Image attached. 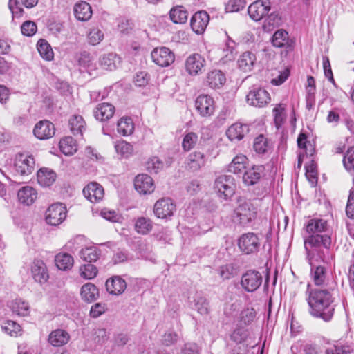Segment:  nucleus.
Returning a JSON list of instances; mask_svg holds the SVG:
<instances>
[{
  "instance_id": "4be33fe9",
  "label": "nucleus",
  "mask_w": 354,
  "mask_h": 354,
  "mask_svg": "<svg viewBox=\"0 0 354 354\" xmlns=\"http://www.w3.org/2000/svg\"><path fill=\"white\" fill-rule=\"evenodd\" d=\"M115 113V107L110 103L99 104L94 109L93 114L97 120L106 121L113 117Z\"/></svg>"
},
{
  "instance_id": "79ce46f5",
  "label": "nucleus",
  "mask_w": 354,
  "mask_h": 354,
  "mask_svg": "<svg viewBox=\"0 0 354 354\" xmlns=\"http://www.w3.org/2000/svg\"><path fill=\"white\" fill-rule=\"evenodd\" d=\"M69 127L73 135H82L85 122L81 115H74L69 120Z\"/></svg>"
},
{
  "instance_id": "4468645a",
  "label": "nucleus",
  "mask_w": 354,
  "mask_h": 354,
  "mask_svg": "<svg viewBox=\"0 0 354 354\" xmlns=\"http://www.w3.org/2000/svg\"><path fill=\"white\" fill-rule=\"evenodd\" d=\"M205 59L198 53L190 55L185 61V69L191 75H197L201 73L205 66Z\"/></svg>"
},
{
  "instance_id": "72a5a7b5",
  "label": "nucleus",
  "mask_w": 354,
  "mask_h": 354,
  "mask_svg": "<svg viewBox=\"0 0 354 354\" xmlns=\"http://www.w3.org/2000/svg\"><path fill=\"white\" fill-rule=\"evenodd\" d=\"M101 256V250L96 246L82 248L80 251V257L84 261L95 262Z\"/></svg>"
},
{
  "instance_id": "680f3d73",
  "label": "nucleus",
  "mask_w": 354,
  "mask_h": 354,
  "mask_svg": "<svg viewBox=\"0 0 354 354\" xmlns=\"http://www.w3.org/2000/svg\"><path fill=\"white\" fill-rule=\"evenodd\" d=\"M343 163L346 170H354V147H351L347 150L343 159Z\"/></svg>"
},
{
  "instance_id": "b1692460",
  "label": "nucleus",
  "mask_w": 354,
  "mask_h": 354,
  "mask_svg": "<svg viewBox=\"0 0 354 354\" xmlns=\"http://www.w3.org/2000/svg\"><path fill=\"white\" fill-rule=\"evenodd\" d=\"M310 275L312 280L315 286H332L329 283V279L326 276V270L324 267L319 266L311 268Z\"/></svg>"
},
{
  "instance_id": "ea45409f",
  "label": "nucleus",
  "mask_w": 354,
  "mask_h": 354,
  "mask_svg": "<svg viewBox=\"0 0 354 354\" xmlns=\"http://www.w3.org/2000/svg\"><path fill=\"white\" fill-rule=\"evenodd\" d=\"M153 228L152 221L146 217H139L135 223V230L138 234L146 235L149 234Z\"/></svg>"
},
{
  "instance_id": "2eb2a0df",
  "label": "nucleus",
  "mask_w": 354,
  "mask_h": 354,
  "mask_svg": "<svg viewBox=\"0 0 354 354\" xmlns=\"http://www.w3.org/2000/svg\"><path fill=\"white\" fill-rule=\"evenodd\" d=\"M83 194L91 203H99L104 198V188L99 183L91 182L83 189Z\"/></svg>"
},
{
  "instance_id": "aec40b11",
  "label": "nucleus",
  "mask_w": 354,
  "mask_h": 354,
  "mask_svg": "<svg viewBox=\"0 0 354 354\" xmlns=\"http://www.w3.org/2000/svg\"><path fill=\"white\" fill-rule=\"evenodd\" d=\"M206 162V156L201 151H196L188 156L186 165L192 171H198L205 165Z\"/></svg>"
},
{
  "instance_id": "052dcab7",
  "label": "nucleus",
  "mask_w": 354,
  "mask_h": 354,
  "mask_svg": "<svg viewBox=\"0 0 354 354\" xmlns=\"http://www.w3.org/2000/svg\"><path fill=\"white\" fill-rule=\"evenodd\" d=\"M218 272L223 279H230L236 274V269L232 264H226L220 267Z\"/></svg>"
},
{
  "instance_id": "09e8293b",
  "label": "nucleus",
  "mask_w": 354,
  "mask_h": 354,
  "mask_svg": "<svg viewBox=\"0 0 354 354\" xmlns=\"http://www.w3.org/2000/svg\"><path fill=\"white\" fill-rule=\"evenodd\" d=\"M37 50L40 55L46 60H51L53 58V52L50 46L43 39L37 43Z\"/></svg>"
},
{
  "instance_id": "6e6552de",
  "label": "nucleus",
  "mask_w": 354,
  "mask_h": 354,
  "mask_svg": "<svg viewBox=\"0 0 354 354\" xmlns=\"http://www.w3.org/2000/svg\"><path fill=\"white\" fill-rule=\"evenodd\" d=\"M270 8V0H257L249 6L248 12L252 20L258 21L267 15Z\"/></svg>"
},
{
  "instance_id": "7ed1b4c3",
  "label": "nucleus",
  "mask_w": 354,
  "mask_h": 354,
  "mask_svg": "<svg viewBox=\"0 0 354 354\" xmlns=\"http://www.w3.org/2000/svg\"><path fill=\"white\" fill-rule=\"evenodd\" d=\"M238 207L234 211L233 218L242 225L248 224L256 217V212L253 205L248 201H239Z\"/></svg>"
},
{
  "instance_id": "c85d7f7f",
  "label": "nucleus",
  "mask_w": 354,
  "mask_h": 354,
  "mask_svg": "<svg viewBox=\"0 0 354 354\" xmlns=\"http://www.w3.org/2000/svg\"><path fill=\"white\" fill-rule=\"evenodd\" d=\"M225 81V76L220 70H214L208 73L206 78L208 86L214 89L221 88Z\"/></svg>"
},
{
  "instance_id": "49530a36",
  "label": "nucleus",
  "mask_w": 354,
  "mask_h": 354,
  "mask_svg": "<svg viewBox=\"0 0 354 354\" xmlns=\"http://www.w3.org/2000/svg\"><path fill=\"white\" fill-rule=\"evenodd\" d=\"M235 47V42L230 39H227L222 50L223 59H224V62H228L234 59L236 54Z\"/></svg>"
},
{
  "instance_id": "a878e982",
  "label": "nucleus",
  "mask_w": 354,
  "mask_h": 354,
  "mask_svg": "<svg viewBox=\"0 0 354 354\" xmlns=\"http://www.w3.org/2000/svg\"><path fill=\"white\" fill-rule=\"evenodd\" d=\"M248 131V127L246 124L236 122L227 129L226 136L231 141H239L243 138Z\"/></svg>"
},
{
  "instance_id": "a211bd4d",
  "label": "nucleus",
  "mask_w": 354,
  "mask_h": 354,
  "mask_svg": "<svg viewBox=\"0 0 354 354\" xmlns=\"http://www.w3.org/2000/svg\"><path fill=\"white\" fill-rule=\"evenodd\" d=\"M32 278L36 282L44 283L48 279V272L44 262L41 260H35L30 267Z\"/></svg>"
},
{
  "instance_id": "e2e57ef3",
  "label": "nucleus",
  "mask_w": 354,
  "mask_h": 354,
  "mask_svg": "<svg viewBox=\"0 0 354 354\" xmlns=\"http://www.w3.org/2000/svg\"><path fill=\"white\" fill-rule=\"evenodd\" d=\"M21 33L26 36H32L37 31L36 24L30 21H26L21 26Z\"/></svg>"
},
{
  "instance_id": "69168bd1",
  "label": "nucleus",
  "mask_w": 354,
  "mask_h": 354,
  "mask_svg": "<svg viewBox=\"0 0 354 354\" xmlns=\"http://www.w3.org/2000/svg\"><path fill=\"white\" fill-rule=\"evenodd\" d=\"M147 167L150 171L158 173L163 167V162L157 157H153L147 162Z\"/></svg>"
},
{
  "instance_id": "393cba45",
  "label": "nucleus",
  "mask_w": 354,
  "mask_h": 354,
  "mask_svg": "<svg viewBox=\"0 0 354 354\" xmlns=\"http://www.w3.org/2000/svg\"><path fill=\"white\" fill-rule=\"evenodd\" d=\"M106 288L110 294L118 295L125 290L127 283L120 277L115 276L106 281Z\"/></svg>"
},
{
  "instance_id": "4c0bfd02",
  "label": "nucleus",
  "mask_w": 354,
  "mask_h": 354,
  "mask_svg": "<svg viewBox=\"0 0 354 354\" xmlns=\"http://www.w3.org/2000/svg\"><path fill=\"white\" fill-rule=\"evenodd\" d=\"M100 66L103 69L113 71L120 64V57L114 53L104 55L100 60Z\"/></svg>"
},
{
  "instance_id": "39448f33",
  "label": "nucleus",
  "mask_w": 354,
  "mask_h": 354,
  "mask_svg": "<svg viewBox=\"0 0 354 354\" xmlns=\"http://www.w3.org/2000/svg\"><path fill=\"white\" fill-rule=\"evenodd\" d=\"M66 217V208L59 203L52 204L46 211V222L50 225L57 226L61 224Z\"/></svg>"
},
{
  "instance_id": "bf43d9fd",
  "label": "nucleus",
  "mask_w": 354,
  "mask_h": 354,
  "mask_svg": "<svg viewBox=\"0 0 354 354\" xmlns=\"http://www.w3.org/2000/svg\"><path fill=\"white\" fill-rule=\"evenodd\" d=\"M285 107L282 104H278L273 109L274 123L277 129L282 124L285 119Z\"/></svg>"
},
{
  "instance_id": "c03bdc74",
  "label": "nucleus",
  "mask_w": 354,
  "mask_h": 354,
  "mask_svg": "<svg viewBox=\"0 0 354 354\" xmlns=\"http://www.w3.org/2000/svg\"><path fill=\"white\" fill-rule=\"evenodd\" d=\"M10 307L12 312L19 316H27L30 313L29 305L21 299L13 301Z\"/></svg>"
},
{
  "instance_id": "412c9836",
  "label": "nucleus",
  "mask_w": 354,
  "mask_h": 354,
  "mask_svg": "<svg viewBox=\"0 0 354 354\" xmlns=\"http://www.w3.org/2000/svg\"><path fill=\"white\" fill-rule=\"evenodd\" d=\"M264 167L262 165L253 166L247 169L243 176V181L247 185L257 183L263 174Z\"/></svg>"
},
{
  "instance_id": "5701e85b",
  "label": "nucleus",
  "mask_w": 354,
  "mask_h": 354,
  "mask_svg": "<svg viewBox=\"0 0 354 354\" xmlns=\"http://www.w3.org/2000/svg\"><path fill=\"white\" fill-rule=\"evenodd\" d=\"M70 339L68 332L62 329L53 330L48 335V342L53 346L59 347L66 344Z\"/></svg>"
},
{
  "instance_id": "37998d69",
  "label": "nucleus",
  "mask_w": 354,
  "mask_h": 354,
  "mask_svg": "<svg viewBox=\"0 0 354 354\" xmlns=\"http://www.w3.org/2000/svg\"><path fill=\"white\" fill-rule=\"evenodd\" d=\"M98 273L97 267L93 264H84L79 268V274L84 279L90 280L94 279Z\"/></svg>"
},
{
  "instance_id": "f3484780",
  "label": "nucleus",
  "mask_w": 354,
  "mask_h": 354,
  "mask_svg": "<svg viewBox=\"0 0 354 354\" xmlns=\"http://www.w3.org/2000/svg\"><path fill=\"white\" fill-rule=\"evenodd\" d=\"M209 21V17L207 12H197L191 19L192 29L198 35L203 34L205 30Z\"/></svg>"
},
{
  "instance_id": "ddd939ff",
  "label": "nucleus",
  "mask_w": 354,
  "mask_h": 354,
  "mask_svg": "<svg viewBox=\"0 0 354 354\" xmlns=\"http://www.w3.org/2000/svg\"><path fill=\"white\" fill-rule=\"evenodd\" d=\"M153 62L161 67L169 66L174 62V54L166 47L156 48L151 52Z\"/></svg>"
},
{
  "instance_id": "13d9d810",
  "label": "nucleus",
  "mask_w": 354,
  "mask_h": 354,
  "mask_svg": "<svg viewBox=\"0 0 354 354\" xmlns=\"http://www.w3.org/2000/svg\"><path fill=\"white\" fill-rule=\"evenodd\" d=\"M351 351L349 346L336 344L326 348L325 354H351Z\"/></svg>"
},
{
  "instance_id": "8fccbe9b",
  "label": "nucleus",
  "mask_w": 354,
  "mask_h": 354,
  "mask_svg": "<svg viewBox=\"0 0 354 354\" xmlns=\"http://www.w3.org/2000/svg\"><path fill=\"white\" fill-rule=\"evenodd\" d=\"M197 142V134L194 132H189L184 136L182 142V147L185 151H190L194 147Z\"/></svg>"
},
{
  "instance_id": "9b49d317",
  "label": "nucleus",
  "mask_w": 354,
  "mask_h": 354,
  "mask_svg": "<svg viewBox=\"0 0 354 354\" xmlns=\"http://www.w3.org/2000/svg\"><path fill=\"white\" fill-rule=\"evenodd\" d=\"M35 160L32 156L26 154H18L15 158V171L21 175L26 176L31 174L34 170Z\"/></svg>"
},
{
  "instance_id": "423d86ee",
  "label": "nucleus",
  "mask_w": 354,
  "mask_h": 354,
  "mask_svg": "<svg viewBox=\"0 0 354 354\" xmlns=\"http://www.w3.org/2000/svg\"><path fill=\"white\" fill-rule=\"evenodd\" d=\"M153 210L158 218L168 219L174 215L176 205L170 198H162L155 203Z\"/></svg>"
},
{
  "instance_id": "f257e3e1",
  "label": "nucleus",
  "mask_w": 354,
  "mask_h": 354,
  "mask_svg": "<svg viewBox=\"0 0 354 354\" xmlns=\"http://www.w3.org/2000/svg\"><path fill=\"white\" fill-rule=\"evenodd\" d=\"M308 285L307 302L309 306V313L315 317L322 319L325 322H329L333 317L334 308L332 304L334 301L333 292L335 288V283L326 289L309 290Z\"/></svg>"
},
{
  "instance_id": "864d4df0",
  "label": "nucleus",
  "mask_w": 354,
  "mask_h": 354,
  "mask_svg": "<svg viewBox=\"0 0 354 354\" xmlns=\"http://www.w3.org/2000/svg\"><path fill=\"white\" fill-rule=\"evenodd\" d=\"M2 330L11 336H17L21 332V326L14 321L8 320L1 326Z\"/></svg>"
},
{
  "instance_id": "0eeeda50",
  "label": "nucleus",
  "mask_w": 354,
  "mask_h": 354,
  "mask_svg": "<svg viewBox=\"0 0 354 354\" xmlns=\"http://www.w3.org/2000/svg\"><path fill=\"white\" fill-rule=\"evenodd\" d=\"M195 108L201 117H210L215 111V101L209 95H200L195 100Z\"/></svg>"
},
{
  "instance_id": "de8ad7c7",
  "label": "nucleus",
  "mask_w": 354,
  "mask_h": 354,
  "mask_svg": "<svg viewBox=\"0 0 354 354\" xmlns=\"http://www.w3.org/2000/svg\"><path fill=\"white\" fill-rule=\"evenodd\" d=\"M288 34L284 30H278L272 37V43L274 46L281 48L288 42Z\"/></svg>"
},
{
  "instance_id": "774afa93",
  "label": "nucleus",
  "mask_w": 354,
  "mask_h": 354,
  "mask_svg": "<svg viewBox=\"0 0 354 354\" xmlns=\"http://www.w3.org/2000/svg\"><path fill=\"white\" fill-rule=\"evenodd\" d=\"M346 213L348 218L354 219V189H351L348 198Z\"/></svg>"
},
{
  "instance_id": "58836bf2",
  "label": "nucleus",
  "mask_w": 354,
  "mask_h": 354,
  "mask_svg": "<svg viewBox=\"0 0 354 354\" xmlns=\"http://www.w3.org/2000/svg\"><path fill=\"white\" fill-rule=\"evenodd\" d=\"M171 20L175 24H185L188 18V13L183 6H176L169 12Z\"/></svg>"
},
{
  "instance_id": "0e129e2a",
  "label": "nucleus",
  "mask_w": 354,
  "mask_h": 354,
  "mask_svg": "<svg viewBox=\"0 0 354 354\" xmlns=\"http://www.w3.org/2000/svg\"><path fill=\"white\" fill-rule=\"evenodd\" d=\"M281 24V18L277 12H272L266 19L264 26L274 27L279 26Z\"/></svg>"
},
{
  "instance_id": "c9c22d12",
  "label": "nucleus",
  "mask_w": 354,
  "mask_h": 354,
  "mask_svg": "<svg viewBox=\"0 0 354 354\" xmlns=\"http://www.w3.org/2000/svg\"><path fill=\"white\" fill-rule=\"evenodd\" d=\"M59 149L66 156H71L77 151L76 141L71 136L66 137L59 141Z\"/></svg>"
},
{
  "instance_id": "6ab92c4d",
  "label": "nucleus",
  "mask_w": 354,
  "mask_h": 354,
  "mask_svg": "<svg viewBox=\"0 0 354 354\" xmlns=\"http://www.w3.org/2000/svg\"><path fill=\"white\" fill-rule=\"evenodd\" d=\"M135 189L142 194H150L154 190L153 180L147 174H139L134 180Z\"/></svg>"
},
{
  "instance_id": "9d476101",
  "label": "nucleus",
  "mask_w": 354,
  "mask_h": 354,
  "mask_svg": "<svg viewBox=\"0 0 354 354\" xmlns=\"http://www.w3.org/2000/svg\"><path fill=\"white\" fill-rule=\"evenodd\" d=\"M238 245L243 252L249 254L258 250L260 242L255 234L246 233L239 239Z\"/></svg>"
},
{
  "instance_id": "5fc2aeb1",
  "label": "nucleus",
  "mask_w": 354,
  "mask_h": 354,
  "mask_svg": "<svg viewBox=\"0 0 354 354\" xmlns=\"http://www.w3.org/2000/svg\"><path fill=\"white\" fill-rule=\"evenodd\" d=\"M248 337V331L247 329L239 327L234 329L230 335L231 339L236 344L243 343Z\"/></svg>"
},
{
  "instance_id": "4d7b16f0",
  "label": "nucleus",
  "mask_w": 354,
  "mask_h": 354,
  "mask_svg": "<svg viewBox=\"0 0 354 354\" xmlns=\"http://www.w3.org/2000/svg\"><path fill=\"white\" fill-rule=\"evenodd\" d=\"M104 39V34L98 28L90 30L88 34V43L91 45H97Z\"/></svg>"
},
{
  "instance_id": "20e7f679",
  "label": "nucleus",
  "mask_w": 354,
  "mask_h": 354,
  "mask_svg": "<svg viewBox=\"0 0 354 354\" xmlns=\"http://www.w3.org/2000/svg\"><path fill=\"white\" fill-rule=\"evenodd\" d=\"M331 245V238L327 234H310L305 238L304 246L308 254H314L320 247L328 250Z\"/></svg>"
},
{
  "instance_id": "dca6fc26",
  "label": "nucleus",
  "mask_w": 354,
  "mask_h": 354,
  "mask_svg": "<svg viewBox=\"0 0 354 354\" xmlns=\"http://www.w3.org/2000/svg\"><path fill=\"white\" fill-rule=\"evenodd\" d=\"M34 135L39 140H46L53 137L55 133L54 124L48 120L37 122L33 129Z\"/></svg>"
},
{
  "instance_id": "a18cd8bd",
  "label": "nucleus",
  "mask_w": 354,
  "mask_h": 354,
  "mask_svg": "<svg viewBox=\"0 0 354 354\" xmlns=\"http://www.w3.org/2000/svg\"><path fill=\"white\" fill-rule=\"evenodd\" d=\"M115 149L117 153L123 158H128L133 152V146L124 140H120L115 142Z\"/></svg>"
},
{
  "instance_id": "603ef678",
  "label": "nucleus",
  "mask_w": 354,
  "mask_h": 354,
  "mask_svg": "<svg viewBox=\"0 0 354 354\" xmlns=\"http://www.w3.org/2000/svg\"><path fill=\"white\" fill-rule=\"evenodd\" d=\"M194 308L201 315H206L209 313V303L203 297H198L194 299Z\"/></svg>"
},
{
  "instance_id": "f03ea898",
  "label": "nucleus",
  "mask_w": 354,
  "mask_h": 354,
  "mask_svg": "<svg viewBox=\"0 0 354 354\" xmlns=\"http://www.w3.org/2000/svg\"><path fill=\"white\" fill-rule=\"evenodd\" d=\"M213 189L218 198L225 201L231 198L236 190L234 178L232 175L218 176L214 180Z\"/></svg>"
},
{
  "instance_id": "bb28decb",
  "label": "nucleus",
  "mask_w": 354,
  "mask_h": 354,
  "mask_svg": "<svg viewBox=\"0 0 354 354\" xmlns=\"http://www.w3.org/2000/svg\"><path fill=\"white\" fill-rule=\"evenodd\" d=\"M17 197L20 203L30 205L37 199V192L33 187L26 186L19 190Z\"/></svg>"
},
{
  "instance_id": "473e14b6",
  "label": "nucleus",
  "mask_w": 354,
  "mask_h": 354,
  "mask_svg": "<svg viewBox=\"0 0 354 354\" xmlns=\"http://www.w3.org/2000/svg\"><path fill=\"white\" fill-rule=\"evenodd\" d=\"M56 174L48 169L42 168L37 171V181L42 187H49L55 181Z\"/></svg>"
},
{
  "instance_id": "f8f14e48",
  "label": "nucleus",
  "mask_w": 354,
  "mask_h": 354,
  "mask_svg": "<svg viewBox=\"0 0 354 354\" xmlns=\"http://www.w3.org/2000/svg\"><path fill=\"white\" fill-rule=\"evenodd\" d=\"M248 103L253 106L263 107L270 100L268 92L262 88H254L246 97Z\"/></svg>"
},
{
  "instance_id": "f704fd0d",
  "label": "nucleus",
  "mask_w": 354,
  "mask_h": 354,
  "mask_svg": "<svg viewBox=\"0 0 354 354\" xmlns=\"http://www.w3.org/2000/svg\"><path fill=\"white\" fill-rule=\"evenodd\" d=\"M117 131L122 136L131 135L134 131V124L131 118L122 117L117 124Z\"/></svg>"
},
{
  "instance_id": "7c9ffc66",
  "label": "nucleus",
  "mask_w": 354,
  "mask_h": 354,
  "mask_svg": "<svg viewBox=\"0 0 354 354\" xmlns=\"http://www.w3.org/2000/svg\"><path fill=\"white\" fill-rule=\"evenodd\" d=\"M74 14L77 20L87 21L92 15L91 8L86 1L77 3L74 6Z\"/></svg>"
},
{
  "instance_id": "cd10ccee",
  "label": "nucleus",
  "mask_w": 354,
  "mask_h": 354,
  "mask_svg": "<svg viewBox=\"0 0 354 354\" xmlns=\"http://www.w3.org/2000/svg\"><path fill=\"white\" fill-rule=\"evenodd\" d=\"M80 296L84 301L92 302L98 299L99 290L94 284L86 283L80 289Z\"/></svg>"
},
{
  "instance_id": "e433bc0d",
  "label": "nucleus",
  "mask_w": 354,
  "mask_h": 354,
  "mask_svg": "<svg viewBox=\"0 0 354 354\" xmlns=\"http://www.w3.org/2000/svg\"><path fill=\"white\" fill-rule=\"evenodd\" d=\"M55 261L58 269L66 270L71 269L74 263L73 257L68 253H59L55 256Z\"/></svg>"
},
{
  "instance_id": "c756f323",
  "label": "nucleus",
  "mask_w": 354,
  "mask_h": 354,
  "mask_svg": "<svg viewBox=\"0 0 354 354\" xmlns=\"http://www.w3.org/2000/svg\"><path fill=\"white\" fill-rule=\"evenodd\" d=\"M328 228L327 221L321 218L310 219L306 227V231L310 234H320L326 232Z\"/></svg>"
},
{
  "instance_id": "6e6d98bb",
  "label": "nucleus",
  "mask_w": 354,
  "mask_h": 354,
  "mask_svg": "<svg viewBox=\"0 0 354 354\" xmlns=\"http://www.w3.org/2000/svg\"><path fill=\"white\" fill-rule=\"evenodd\" d=\"M315 81L312 76H308L307 78V84L306 86V100L308 103H311L315 101Z\"/></svg>"
},
{
  "instance_id": "1a4fd4ad",
  "label": "nucleus",
  "mask_w": 354,
  "mask_h": 354,
  "mask_svg": "<svg viewBox=\"0 0 354 354\" xmlns=\"http://www.w3.org/2000/svg\"><path fill=\"white\" fill-rule=\"evenodd\" d=\"M262 281V276L259 272L250 270L243 274L241 285L245 291L252 292L259 288Z\"/></svg>"
},
{
  "instance_id": "2f4dec72",
  "label": "nucleus",
  "mask_w": 354,
  "mask_h": 354,
  "mask_svg": "<svg viewBox=\"0 0 354 354\" xmlns=\"http://www.w3.org/2000/svg\"><path fill=\"white\" fill-rule=\"evenodd\" d=\"M256 56L254 53L246 51L238 59L239 68L244 72L250 71L255 64Z\"/></svg>"
},
{
  "instance_id": "a19ab883",
  "label": "nucleus",
  "mask_w": 354,
  "mask_h": 354,
  "mask_svg": "<svg viewBox=\"0 0 354 354\" xmlns=\"http://www.w3.org/2000/svg\"><path fill=\"white\" fill-rule=\"evenodd\" d=\"M247 162L248 158L245 156H236L230 164L228 169L234 174H241L246 169Z\"/></svg>"
},
{
  "instance_id": "338daca9",
  "label": "nucleus",
  "mask_w": 354,
  "mask_h": 354,
  "mask_svg": "<svg viewBox=\"0 0 354 354\" xmlns=\"http://www.w3.org/2000/svg\"><path fill=\"white\" fill-rule=\"evenodd\" d=\"M106 310V304L96 303L93 305L90 310V315L93 318H97L105 313Z\"/></svg>"
},
{
  "instance_id": "3c124183",
  "label": "nucleus",
  "mask_w": 354,
  "mask_h": 354,
  "mask_svg": "<svg viewBox=\"0 0 354 354\" xmlns=\"http://www.w3.org/2000/svg\"><path fill=\"white\" fill-rule=\"evenodd\" d=\"M253 147L256 152L264 153L270 148V145L264 136L259 135L254 139Z\"/></svg>"
}]
</instances>
